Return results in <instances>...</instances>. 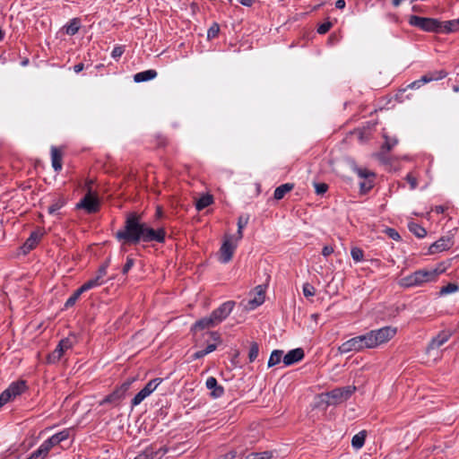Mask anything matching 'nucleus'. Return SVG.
Returning <instances> with one entry per match:
<instances>
[{
  "label": "nucleus",
  "mask_w": 459,
  "mask_h": 459,
  "mask_svg": "<svg viewBox=\"0 0 459 459\" xmlns=\"http://www.w3.org/2000/svg\"><path fill=\"white\" fill-rule=\"evenodd\" d=\"M26 459H45V456L43 455V454L39 450V448L34 451L30 457L26 458Z\"/></svg>",
  "instance_id": "bf43d9fd"
},
{
  "label": "nucleus",
  "mask_w": 459,
  "mask_h": 459,
  "mask_svg": "<svg viewBox=\"0 0 459 459\" xmlns=\"http://www.w3.org/2000/svg\"><path fill=\"white\" fill-rule=\"evenodd\" d=\"M212 203V195H206L200 197L195 204V208L197 211H202L203 209L208 207Z\"/></svg>",
  "instance_id": "a878e982"
},
{
  "label": "nucleus",
  "mask_w": 459,
  "mask_h": 459,
  "mask_svg": "<svg viewBox=\"0 0 459 459\" xmlns=\"http://www.w3.org/2000/svg\"><path fill=\"white\" fill-rule=\"evenodd\" d=\"M248 222V217L240 216L238 220V232L235 238L237 240H240L243 238V229Z\"/></svg>",
  "instance_id": "c756f323"
},
{
  "label": "nucleus",
  "mask_w": 459,
  "mask_h": 459,
  "mask_svg": "<svg viewBox=\"0 0 459 459\" xmlns=\"http://www.w3.org/2000/svg\"><path fill=\"white\" fill-rule=\"evenodd\" d=\"M351 255L354 262H361L364 258V252L361 248L354 247L351 250Z\"/></svg>",
  "instance_id": "72a5a7b5"
},
{
  "label": "nucleus",
  "mask_w": 459,
  "mask_h": 459,
  "mask_svg": "<svg viewBox=\"0 0 459 459\" xmlns=\"http://www.w3.org/2000/svg\"><path fill=\"white\" fill-rule=\"evenodd\" d=\"M409 24L428 32H440V22L434 18L411 15Z\"/></svg>",
  "instance_id": "39448f33"
},
{
  "label": "nucleus",
  "mask_w": 459,
  "mask_h": 459,
  "mask_svg": "<svg viewBox=\"0 0 459 459\" xmlns=\"http://www.w3.org/2000/svg\"><path fill=\"white\" fill-rule=\"evenodd\" d=\"M272 454L270 452L254 453L246 457V459H271Z\"/></svg>",
  "instance_id": "58836bf2"
},
{
  "label": "nucleus",
  "mask_w": 459,
  "mask_h": 459,
  "mask_svg": "<svg viewBox=\"0 0 459 459\" xmlns=\"http://www.w3.org/2000/svg\"><path fill=\"white\" fill-rule=\"evenodd\" d=\"M78 299H79V297H77L74 293H73V295L66 300V302L65 304V307L68 308V307H73Z\"/></svg>",
  "instance_id": "6e6d98bb"
},
{
  "label": "nucleus",
  "mask_w": 459,
  "mask_h": 459,
  "mask_svg": "<svg viewBox=\"0 0 459 459\" xmlns=\"http://www.w3.org/2000/svg\"><path fill=\"white\" fill-rule=\"evenodd\" d=\"M360 191L361 193H367L373 187V182L372 180L365 179L363 182L359 184Z\"/></svg>",
  "instance_id": "a18cd8bd"
},
{
  "label": "nucleus",
  "mask_w": 459,
  "mask_h": 459,
  "mask_svg": "<svg viewBox=\"0 0 459 459\" xmlns=\"http://www.w3.org/2000/svg\"><path fill=\"white\" fill-rule=\"evenodd\" d=\"M283 351L280 350H274L270 355L269 360H268V367H273L277 364H279L281 360Z\"/></svg>",
  "instance_id": "bb28decb"
},
{
  "label": "nucleus",
  "mask_w": 459,
  "mask_h": 459,
  "mask_svg": "<svg viewBox=\"0 0 459 459\" xmlns=\"http://www.w3.org/2000/svg\"><path fill=\"white\" fill-rule=\"evenodd\" d=\"M250 296H252V298H250L248 300H243L240 302V306H242L244 309L247 311L255 309L264 302L265 288L263 285L256 286L255 290L250 293Z\"/></svg>",
  "instance_id": "0eeeda50"
},
{
  "label": "nucleus",
  "mask_w": 459,
  "mask_h": 459,
  "mask_svg": "<svg viewBox=\"0 0 459 459\" xmlns=\"http://www.w3.org/2000/svg\"><path fill=\"white\" fill-rule=\"evenodd\" d=\"M167 448L161 447L154 450L152 446H148L139 454L134 459H160L167 453Z\"/></svg>",
  "instance_id": "ddd939ff"
},
{
  "label": "nucleus",
  "mask_w": 459,
  "mask_h": 459,
  "mask_svg": "<svg viewBox=\"0 0 459 459\" xmlns=\"http://www.w3.org/2000/svg\"><path fill=\"white\" fill-rule=\"evenodd\" d=\"M451 337L449 331H442L436 337H434L428 346V350H435L441 347Z\"/></svg>",
  "instance_id": "f3484780"
},
{
  "label": "nucleus",
  "mask_w": 459,
  "mask_h": 459,
  "mask_svg": "<svg viewBox=\"0 0 459 459\" xmlns=\"http://www.w3.org/2000/svg\"><path fill=\"white\" fill-rule=\"evenodd\" d=\"M397 333V328L385 326L377 330H371L365 334L353 337L338 347L341 354L349 352H359L367 349H376L392 340Z\"/></svg>",
  "instance_id": "f03ea898"
},
{
  "label": "nucleus",
  "mask_w": 459,
  "mask_h": 459,
  "mask_svg": "<svg viewBox=\"0 0 459 459\" xmlns=\"http://www.w3.org/2000/svg\"><path fill=\"white\" fill-rule=\"evenodd\" d=\"M129 387V383L124 384L120 388L115 390L112 394L107 395L101 402L100 404L108 403H116L121 400Z\"/></svg>",
  "instance_id": "dca6fc26"
},
{
  "label": "nucleus",
  "mask_w": 459,
  "mask_h": 459,
  "mask_svg": "<svg viewBox=\"0 0 459 459\" xmlns=\"http://www.w3.org/2000/svg\"><path fill=\"white\" fill-rule=\"evenodd\" d=\"M65 204V200L62 197L56 199L51 205L48 208V212L49 214L56 213L59 209H61Z\"/></svg>",
  "instance_id": "7c9ffc66"
},
{
  "label": "nucleus",
  "mask_w": 459,
  "mask_h": 459,
  "mask_svg": "<svg viewBox=\"0 0 459 459\" xmlns=\"http://www.w3.org/2000/svg\"><path fill=\"white\" fill-rule=\"evenodd\" d=\"M157 74H158L155 70L150 69L135 74L134 76V80L135 82H147L154 79L157 76Z\"/></svg>",
  "instance_id": "4be33fe9"
},
{
  "label": "nucleus",
  "mask_w": 459,
  "mask_h": 459,
  "mask_svg": "<svg viewBox=\"0 0 459 459\" xmlns=\"http://www.w3.org/2000/svg\"><path fill=\"white\" fill-rule=\"evenodd\" d=\"M205 385L211 391V396L213 398L221 397L224 394V388L218 384L217 379L213 377H209L206 379Z\"/></svg>",
  "instance_id": "4468645a"
},
{
  "label": "nucleus",
  "mask_w": 459,
  "mask_h": 459,
  "mask_svg": "<svg viewBox=\"0 0 459 459\" xmlns=\"http://www.w3.org/2000/svg\"><path fill=\"white\" fill-rule=\"evenodd\" d=\"M440 271L437 269L419 270L406 277L402 278L399 284L405 288L420 286L427 282L435 281Z\"/></svg>",
  "instance_id": "7ed1b4c3"
},
{
  "label": "nucleus",
  "mask_w": 459,
  "mask_h": 459,
  "mask_svg": "<svg viewBox=\"0 0 459 459\" xmlns=\"http://www.w3.org/2000/svg\"><path fill=\"white\" fill-rule=\"evenodd\" d=\"M259 354V346L256 342H253L250 346L248 352L249 362H253L256 359Z\"/></svg>",
  "instance_id": "f704fd0d"
},
{
  "label": "nucleus",
  "mask_w": 459,
  "mask_h": 459,
  "mask_svg": "<svg viewBox=\"0 0 459 459\" xmlns=\"http://www.w3.org/2000/svg\"><path fill=\"white\" fill-rule=\"evenodd\" d=\"M204 356H205V352L204 351V350H201V351L195 352L192 357L194 359H199Z\"/></svg>",
  "instance_id": "680f3d73"
},
{
  "label": "nucleus",
  "mask_w": 459,
  "mask_h": 459,
  "mask_svg": "<svg viewBox=\"0 0 459 459\" xmlns=\"http://www.w3.org/2000/svg\"><path fill=\"white\" fill-rule=\"evenodd\" d=\"M356 387L351 385H347L341 388H335L325 394V402L328 405H335L342 403L348 400L351 395L355 392Z\"/></svg>",
  "instance_id": "20e7f679"
},
{
  "label": "nucleus",
  "mask_w": 459,
  "mask_h": 459,
  "mask_svg": "<svg viewBox=\"0 0 459 459\" xmlns=\"http://www.w3.org/2000/svg\"><path fill=\"white\" fill-rule=\"evenodd\" d=\"M304 358V351L301 348H297L290 351L282 359L285 366H290L299 362Z\"/></svg>",
  "instance_id": "2eb2a0df"
},
{
  "label": "nucleus",
  "mask_w": 459,
  "mask_h": 459,
  "mask_svg": "<svg viewBox=\"0 0 459 459\" xmlns=\"http://www.w3.org/2000/svg\"><path fill=\"white\" fill-rule=\"evenodd\" d=\"M385 232L388 235V237L391 238L392 239H394V240H399L400 239V235H399V233L395 230L388 228L385 230Z\"/></svg>",
  "instance_id": "5fc2aeb1"
},
{
  "label": "nucleus",
  "mask_w": 459,
  "mask_h": 459,
  "mask_svg": "<svg viewBox=\"0 0 459 459\" xmlns=\"http://www.w3.org/2000/svg\"><path fill=\"white\" fill-rule=\"evenodd\" d=\"M116 238L124 244H137L140 241L163 243L166 231L162 228L154 230L149 227L141 221L140 215L131 212L126 217L124 228L116 233Z\"/></svg>",
  "instance_id": "f257e3e1"
},
{
  "label": "nucleus",
  "mask_w": 459,
  "mask_h": 459,
  "mask_svg": "<svg viewBox=\"0 0 459 459\" xmlns=\"http://www.w3.org/2000/svg\"><path fill=\"white\" fill-rule=\"evenodd\" d=\"M255 0H239V3L245 6H251Z\"/></svg>",
  "instance_id": "338daca9"
},
{
  "label": "nucleus",
  "mask_w": 459,
  "mask_h": 459,
  "mask_svg": "<svg viewBox=\"0 0 459 459\" xmlns=\"http://www.w3.org/2000/svg\"><path fill=\"white\" fill-rule=\"evenodd\" d=\"M454 245V241L452 237L450 236H445L440 238L438 240H437L435 243H433L429 249V252L430 254H436L439 253L445 250H448L451 248Z\"/></svg>",
  "instance_id": "f8f14e48"
},
{
  "label": "nucleus",
  "mask_w": 459,
  "mask_h": 459,
  "mask_svg": "<svg viewBox=\"0 0 459 459\" xmlns=\"http://www.w3.org/2000/svg\"><path fill=\"white\" fill-rule=\"evenodd\" d=\"M108 263L101 265L98 271L97 275L95 276L102 284L104 283V277L107 274V269H108Z\"/></svg>",
  "instance_id": "37998d69"
},
{
  "label": "nucleus",
  "mask_w": 459,
  "mask_h": 459,
  "mask_svg": "<svg viewBox=\"0 0 459 459\" xmlns=\"http://www.w3.org/2000/svg\"><path fill=\"white\" fill-rule=\"evenodd\" d=\"M59 443L64 440H66L69 437V429H64L56 434H55Z\"/></svg>",
  "instance_id": "603ef678"
},
{
  "label": "nucleus",
  "mask_w": 459,
  "mask_h": 459,
  "mask_svg": "<svg viewBox=\"0 0 459 459\" xmlns=\"http://www.w3.org/2000/svg\"><path fill=\"white\" fill-rule=\"evenodd\" d=\"M294 187V185L293 184H290V183H286V184H282L280 186L276 187V189L274 190V194H273V196L276 200H281L284 197V195L290 192Z\"/></svg>",
  "instance_id": "b1692460"
},
{
  "label": "nucleus",
  "mask_w": 459,
  "mask_h": 459,
  "mask_svg": "<svg viewBox=\"0 0 459 459\" xmlns=\"http://www.w3.org/2000/svg\"><path fill=\"white\" fill-rule=\"evenodd\" d=\"M234 307L235 302L232 300H229L222 303L218 308L214 309L212 312L211 316L217 325L229 316V315L233 310Z\"/></svg>",
  "instance_id": "9b49d317"
},
{
  "label": "nucleus",
  "mask_w": 459,
  "mask_h": 459,
  "mask_svg": "<svg viewBox=\"0 0 459 459\" xmlns=\"http://www.w3.org/2000/svg\"><path fill=\"white\" fill-rule=\"evenodd\" d=\"M328 189L325 183H315V190L317 195H324Z\"/></svg>",
  "instance_id": "49530a36"
},
{
  "label": "nucleus",
  "mask_w": 459,
  "mask_h": 459,
  "mask_svg": "<svg viewBox=\"0 0 459 459\" xmlns=\"http://www.w3.org/2000/svg\"><path fill=\"white\" fill-rule=\"evenodd\" d=\"M335 7L338 9H343L345 7V1L344 0H337L335 2Z\"/></svg>",
  "instance_id": "69168bd1"
},
{
  "label": "nucleus",
  "mask_w": 459,
  "mask_h": 459,
  "mask_svg": "<svg viewBox=\"0 0 459 459\" xmlns=\"http://www.w3.org/2000/svg\"><path fill=\"white\" fill-rule=\"evenodd\" d=\"M435 212L437 213H443L445 212V207L441 206V205L436 206L435 207Z\"/></svg>",
  "instance_id": "774afa93"
},
{
  "label": "nucleus",
  "mask_w": 459,
  "mask_h": 459,
  "mask_svg": "<svg viewBox=\"0 0 459 459\" xmlns=\"http://www.w3.org/2000/svg\"><path fill=\"white\" fill-rule=\"evenodd\" d=\"M406 179H407L408 183L410 184L411 189H414L417 187V185H418L417 179L411 174H408L406 177Z\"/></svg>",
  "instance_id": "4d7b16f0"
},
{
  "label": "nucleus",
  "mask_w": 459,
  "mask_h": 459,
  "mask_svg": "<svg viewBox=\"0 0 459 459\" xmlns=\"http://www.w3.org/2000/svg\"><path fill=\"white\" fill-rule=\"evenodd\" d=\"M63 152L61 149L52 146L51 147V163L54 170L59 172L62 169Z\"/></svg>",
  "instance_id": "6ab92c4d"
},
{
  "label": "nucleus",
  "mask_w": 459,
  "mask_h": 459,
  "mask_svg": "<svg viewBox=\"0 0 459 459\" xmlns=\"http://www.w3.org/2000/svg\"><path fill=\"white\" fill-rule=\"evenodd\" d=\"M332 27V22H326L322 24H320L317 28V32L319 34H325Z\"/></svg>",
  "instance_id": "3c124183"
},
{
  "label": "nucleus",
  "mask_w": 459,
  "mask_h": 459,
  "mask_svg": "<svg viewBox=\"0 0 459 459\" xmlns=\"http://www.w3.org/2000/svg\"><path fill=\"white\" fill-rule=\"evenodd\" d=\"M459 286L456 283L450 282L446 286H443L439 290V296H446L448 294L455 293L458 291Z\"/></svg>",
  "instance_id": "c85d7f7f"
},
{
  "label": "nucleus",
  "mask_w": 459,
  "mask_h": 459,
  "mask_svg": "<svg viewBox=\"0 0 459 459\" xmlns=\"http://www.w3.org/2000/svg\"><path fill=\"white\" fill-rule=\"evenodd\" d=\"M26 389V383L19 380L12 383L7 389L0 394V408L8 403L12 398L22 394Z\"/></svg>",
  "instance_id": "1a4fd4ad"
},
{
  "label": "nucleus",
  "mask_w": 459,
  "mask_h": 459,
  "mask_svg": "<svg viewBox=\"0 0 459 459\" xmlns=\"http://www.w3.org/2000/svg\"><path fill=\"white\" fill-rule=\"evenodd\" d=\"M87 291V290L85 289V287L83 286V284L79 288L77 289L74 293L80 298V296L83 293Z\"/></svg>",
  "instance_id": "e2e57ef3"
},
{
  "label": "nucleus",
  "mask_w": 459,
  "mask_h": 459,
  "mask_svg": "<svg viewBox=\"0 0 459 459\" xmlns=\"http://www.w3.org/2000/svg\"><path fill=\"white\" fill-rule=\"evenodd\" d=\"M83 68H84L83 64H82V63H79V64H77V65H75L74 66V71L76 74H78V73H80L81 71H82V70H83Z\"/></svg>",
  "instance_id": "0e129e2a"
},
{
  "label": "nucleus",
  "mask_w": 459,
  "mask_h": 459,
  "mask_svg": "<svg viewBox=\"0 0 459 459\" xmlns=\"http://www.w3.org/2000/svg\"><path fill=\"white\" fill-rule=\"evenodd\" d=\"M408 228L411 233L420 238H424L427 234L426 230L416 222H410Z\"/></svg>",
  "instance_id": "393cba45"
},
{
  "label": "nucleus",
  "mask_w": 459,
  "mask_h": 459,
  "mask_svg": "<svg viewBox=\"0 0 459 459\" xmlns=\"http://www.w3.org/2000/svg\"><path fill=\"white\" fill-rule=\"evenodd\" d=\"M354 171L357 173V175L359 178H361L363 179H368L370 177H374V173H372L371 171L368 170L367 169L355 168Z\"/></svg>",
  "instance_id": "e433bc0d"
},
{
  "label": "nucleus",
  "mask_w": 459,
  "mask_h": 459,
  "mask_svg": "<svg viewBox=\"0 0 459 459\" xmlns=\"http://www.w3.org/2000/svg\"><path fill=\"white\" fill-rule=\"evenodd\" d=\"M396 143H397L396 139H389V138L385 137V142L383 145V149H386L387 151H390Z\"/></svg>",
  "instance_id": "864d4df0"
},
{
  "label": "nucleus",
  "mask_w": 459,
  "mask_h": 459,
  "mask_svg": "<svg viewBox=\"0 0 459 459\" xmlns=\"http://www.w3.org/2000/svg\"><path fill=\"white\" fill-rule=\"evenodd\" d=\"M366 432L360 431L356 434L351 439V445L353 447L359 449L361 448L365 443Z\"/></svg>",
  "instance_id": "cd10ccee"
},
{
  "label": "nucleus",
  "mask_w": 459,
  "mask_h": 459,
  "mask_svg": "<svg viewBox=\"0 0 459 459\" xmlns=\"http://www.w3.org/2000/svg\"><path fill=\"white\" fill-rule=\"evenodd\" d=\"M316 289L310 283H305L303 285V294L306 298H311L315 296Z\"/></svg>",
  "instance_id": "ea45409f"
},
{
  "label": "nucleus",
  "mask_w": 459,
  "mask_h": 459,
  "mask_svg": "<svg viewBox=\"0 0 459 459\" xmlns=\"http://www.w3.org/2000/svg\"><path fill=\"white\" fill-rule=\"evenodd\" d=\"M79 30V22L76 20H73L67 26H66V33L69 35H74Z\"/></svg>",
  "instance_id": "4c0bfd02"
},
{
  "label": "nucleus",
  "mask_w": 459,
  "mask_h": 459,
  "mask_svg": "<svg viewBox=\"0 0 459 459\" xmlns=\"http://www.w3.org/2000/svg\"><path fill=\"white\" fill-rule=\"evenodd\" d=\"M161 382V378H154L149 381L143 388L151 394Z\"/></svg>",
  "instance_id": "c9c22d12"
},
{
  "label": "nucleus",
  "mask_w": 459,
  "mask_h": 459,
  "mask_svg": "<svg viewBox=\"0 0 459 459\" xmlns=\"http://www.w3.org/2000/svg\"><path fill=\"white\" fill-rule=\"evenodd\" d=\"M220 31V28L218 24H213L207 31V37L209 39H213L218 36Z\"/></svg>",
  "instance_id": "09e8293b"
},
{
  "label": "nucleus",
  "mask_w": 459,
  "mask_h": 459,
  "mask_svg": "<svg viewBox=\"0 0 459 459\" xmlns=\"http://www.w3.org/2000/svg\"><path fill=\"white\" fill-rule=\"evenodd\" d=\"M42 235L43 234L39 231L32 232L30 234V236L28 238V239L25 241V243L23 244V247H22L23 253H27V252L32 250L37 246L39 241L40 240Z\"/></svg>",
  "instance_id": "aec40b11"
},
{
  "label": "nucleus",
  "mask_w": 459,
  "mask_h": 459,
  "mask_svg": "<svg viewBox=\"0 0 459 459\" xmlns=\"http://www.w3.org/2000/svg\"><path fill=\"white\" fill-rule=\"evenodd\" d=\"M58 347L62 348V352L65 354V352L68 350H71L72 347H73V342L68 339V338H65V339H62L58 345Z\"/></svg>",
  "instance_id": "79ce46f5"
},
{
  "label": "nucleus",
  "mask_w": 459,
  "mask_h": 459,
  "mask_svg": "<svg viewBox=\"0 0 459 459\" xmlns=\"http://www.w3.org/2000/svg\"><path fill=\"white\" fill-rule=\"evenodd\" d=\"M216 323L212 319V316L203 317L197 320L192 326L191 330L193 332L202 331L204 329H209L216 326Z\"/></svg>",
  "instance_id": "a211bd4d"
},
{
  "label": "nucleus",
  "mask_w": 459,
  "mask_h": 459,
  "mask_svg": "<svg viewBox=\"0 0 459 459\" xmlns=\"http://www.w3.org/2000/svg\"><path fill=\"white\" fill-rule=\"evenodd\" d=\"M100 203L97 193H92L89 188L88 193L76 204L77 209H83L87 213H95L100 210Z\"/></svg>",
  "instance_id": "6e6552de"
},
{
  "label": "nucleus",
  "mask_w": 459,
  "mask_h": 459,
  "mask_svg": "<svg viewBox=\"0 0 459 459\" xmlns=\"http://www.w3.org/2000/svg\"><path fill=\"white\" fill-rule=\"evenodd\" d=\"M333 251H334V249L332 246H325L322 249V255L325 257H327L330 255H332L333 253Z\"/></svg>",
  "instance_id": "13d9d810"
},
{
  "label": "nucleus",
  "mask_w": 459,
  "mask_h": 459,
  "mask_svg": "<svg viewBox=\"0 0 459 459\" xmlns=\"http://www.w3.org/2000/svg\"><path fill=\"white\" fill-rule=\"evenodd\" d=\"M150 394L148 392L143 388L140 392H138L132 400V405L136 406L139 405L146 397H148Z\"/></svg>",
  "instance_id": "473e14b6"
},
{
  "label": "nucleus",
  "mask_w": 459,
  "mask_h": 459,
  "mask_svg": "<svg viewBox=\"0 0 459 459\" xmlns=\"http://www.w3.org/2000/svg\"><path fill=\"white\" fill-rule=\"evenodd\" d=\"M459 30V18L447 22H440V32H454Z\"/></svg>",
  "instance_id": "5701e85b"
},
{
  "label": "nucleus",
  "mask_w": 459,
  "mask_h": 459,
  "mask_svg": "<svg viewBox=\"0 0 459 459\" xmlns=\"http://www.w3.org/2000/svg\"><path fill=\"white\" fill-rule=\"evenodd\" d=\"M101 284L102 283L96 277H94V278L87 281L86 282H84L83 286L85 287V289L87 290H91V289H93L97 286H100Z\"/></svg>",
  "instance_id": "c03bdc74"
},
{
  "label": "nucleus",
  "mask_w": 459,
  "mask_h": 459,
  "mask_svg": "<svg viewBox=\"0 0 459 459\" xmlns=\"http://www.w3.org/2000/svg\"><path fill=\"white\" fill-rule=\"evenodd\" d=\"M234 235H226L219 251V260L222 264L229 263L237 248L238 242Z\"/></svg>",
  "instance_id": "423d86ee"
},
{
  "label": "nucleus",
  "mask_w": 459,
  "mask_h": 459,
  "mask_svg": "<svg viewBox=\"0 0 459 459\" xmlns=\"http://www.w3.org/2000/svg\"><path fill=\"white\" fill-rule=\"evenodd\" d=\"M59 444L58 439L56 438V435L51 436L49 438L45 440L40 446L39 447V450L43 454V455L46 457L48 454L49 450Z\"/></svg>",
  "instance_id": "412c9836"
},
{
  "label": "nucleus",
  "mask_w": 459,
  "mask_h": 459,
  "mask_svg": "<svg viewBox=\"0 0 459 459\" xmlns=\"http://www.w3.org/2000/svg\"><path fill=\"white\" fill-rule=\"evenodd\" d=\"M58 347L62 348V352L65 354V352L68 350H71L72 347H73V342L68 339V338H65V339H62L58 345Z\"/></svg>",
  "instance_id": "a19ab883"
},
{
  "label": "nucleus",
  "mask_w": 459,
  "mask_h": 459,
  "mask_svg": "<svg viewBox=\"0 0 459 459\" xmlns=\"http://www.w3.org/2000/svg\"><path fill=\"white\" fill-rule=\"evenodd\" d=\"M134 259L130 256H127L126 262L125 265L123 266L122 273L124 274H126L130 271V269L134 266Z\"/></svg>",
  "instance_id": "8fccbe9b"
},
{
  "label": "nucleus",
  "mask_w": 459,
  "mask_h": 459,
  "mask_svg": "<svg viewBox=\"0 0 459 459\" xmlns=\"http://www.w3.org/2000/svg\"><path fill=\"white\" fill-rule=\"evenodd\" d=\"M64 353L62 352V348L56 347L48 356V361L49 363H56L60 360L63 357Z\"/></svg>",
  "instance_id": "2f4dec72"
},
{
  "label": "nucleus",
  "mask_w": 459,
  "mask_h": 459,
  "mask_svg": "<svg viewBox=\"0 0 459 459\" xmlns=\"http://www.w3.org/2000/svg\"><path fill=\"white\" fill-rule=\"evenodd\" d=\"M125 52V48L123 46H116L112 52H111V56L115 59L120 57L123 53Z\"/></svg>",
  "instance_id": "de8ad7c7"
},
{
  "label": "nucleus",
  "mask_w": 459,
  "mask_h": 459,
  "mask_svg": "<svg viewBox=\"0 0 459 459\" xmlns=\"http://www.w3.org/2000/svg\"><path fill=\"white\" fill-rule=\"evenodd\" d=\"M446 75H447V73L446 71H444V70L429 72V73L422 75L420 77V79H419L417 81H414L411 83H410L407 86V88L408 89H412V90L413 89H419L422 85H424L426 83H429L430 82L438 81V80L444 79L445 77H446Z\"/></svg>",
  "instance_id": "9d476101"
},
{
  "label": "nucleus",
  "mask_w": 459,
  "mask_h": 459,
  "mask_svg": "<svg viewBox=\"0 0 459 459\" xmlns=\"http://www.w3.org/2000/svg\"><path fill=\"white\" fill-rule=\"evenodd\" d=\"M215 350H216V344L212 343V344H208L207 347L204 350V351L205 352V355H207Z\"/></svg>",
  "instance_id": "052dcab7"
}]
</instances>
